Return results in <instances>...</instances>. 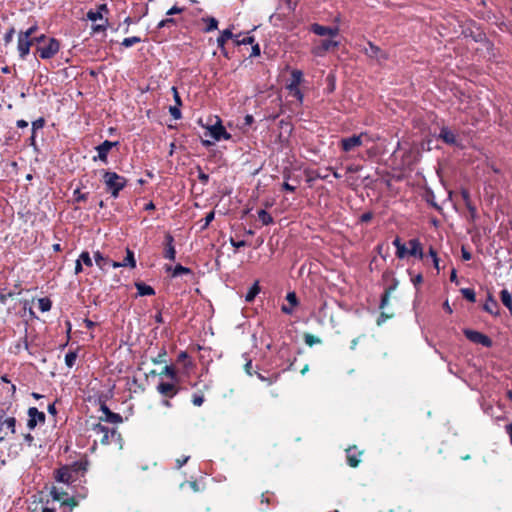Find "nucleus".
Returning a JSON list of instances; mask_svg holds the SVG:
<instances>
[{"instance_id":"obj_3","label":"nucleus","mask_w":512,"mask_h":512,"mask_svg":"<svg viewBox=\"0 0 512 512\" xmlns=\"http://www.w3.org/2000/svg\"><path fill=\"white\" fill-rule=\"evenodd\" d=\"M103 180L107 190L113 197H117L119 192L125 187L127 181L116 172L104 171Z\"/></svg>"},{"instance_id":"obj_40","label":"nucleus","mask_w":512,"mask_h":512,"mask_svg":"<svg viewBox=\"0 0 512 512\" xmlns=\"http://www.w3.org/2000/svg\"><path fill=\"white\" fill-rule=\"evenodd\" d=\"M304 341L309 346H312L314 344H318L321 342V340L318 337L311 335V334H306L304 337Z\"/></svg>"},{"instance_id":"obj_53","label":"nucleus","mask_w":512,"mask_h":512,"mask_svg":"<svg viewBox=\"0 0 512 512\" xmlns=\"http://www.w3.org/2000/svg\"><path fill=\"white\" fill-rule=\"evenodd\" d=\"M389 296H390L389 291H385V293L382 295V298H381L380 308H384L387 305V303L389 301Z\"/></svg>"},{"instance_id":"obj_33","label":"nucleus","mask_w":512,"mask_h":512,"mask_svg":"<svg viewBox=\"0 0 512 512\" xmlns=\"http://www.w3.org/2000/svg\"><path fill=\"white\" fill-rule=\"evenodd\" d=\"M76 359H77V353L75 351H69L66 355H65V364L69 367V368H72L76 362Z\"/></svg>"},{"instance_id":"obj_49","label":"nucleus","mask_w":512,"mask_h":512,"mask_svg":"<svg viewBox=\"0 0 512 512\" xmlns=\"http://www.w3.org/2000/svg\"><path fill=\"white\" fill-rule=\"evenodd\" d=\"M77 505V502L74 500V498H68L62 502V506H68L69 512L72 511V509Z\"/></svg>"},{"instance_id":"obj_31","label":"nucleus","mask_w":512,"mask_h":512,"mask_svg":"<svg viewBox=\"0 0 512 512\" xmlns=\"http://www.w3.org/2000/svg\"><path fill=\"white\" fill-rule=\"evenodd\" d=\"M203 21L207 23L205 32H210V31L216 30L218 27V21L214 17H207V18L203 19Z\"/></svg>"},{"instance_id":"obj_11","label":"nucleus","mask_w":512,"mask_h":512,"mask_svg":"<svg viewBox=\"0 0 512 512\" xmlns=\"http://www.w3.org/2000/svg\"><path fill=\"white\" fill-rule=\"evenodd\" d=\"M310 30L318 36H329L330 38H334L339 34L337 26L326 27L317 23L312 24Z\"/></svg>"},{"instance_id":"obj_14","label":"nucleus","mask_w":512,"mask_h":512,"mask_svg":"<svg viewBox=\"0 0 512 512\" xmlns=\"http://www.w3.org/2000/svg\"><path fill=\"white\" fill-rule=\"evenodd\" d=\"M16 429V419L7 417L0 425V441H3L9 433L14 434Z\"/></svg>"},{"instance_id":"obj_10","label":"nucleus","mask_w":512,"mask_h":512,"mask_svg":"<svg viewBox=\"0 0 512 512\" xmlns=\"http://www.w3.org/2000/svg\"><path fill=\"white\" fill-rule=\"evenodd\" d=\"M45 419V414L39 411L36 407H30L28 409L27 426L30 430H33L39 423L44 424Z\"/></svg>"},{"instance_id":"obj_16","label":"nucleus","mask_w":512,"mask_h":512,"mask_svg":"<svg viewBox=\"0 0 512 512\" xmlns=\"http://www.w3.org/2000/svg\"><path fill=\"white\" fill-rule=\"evenodd\" d=\"M339 46V42L338 41H335L333 40V38H330V39H324L320 42V44L318 46H316L314 49H313V53L317 56H322L324 55L325 52L331 50V49H335Z\"/></svg>"},{"instance_id":"obj_46","label":"nucleus","mask_w":512,"mask_h":512,"mask_svg":"<svg viewBox=\"0 0 512 512\" xmlns=\"http://www.w3.org/2000/svg\"><path fill=\"white\" fill-rule=\"evenodd\" d=\"M45 120L43 118H39L32 122V130L35 132L38 129H41L44 127Z\"/></svg>"},{"instance_id":"obj_6","label":"nucleus","mask_w":512,"mask_h":512,"mask_svg":"<svg viewBox=\"0 0 512 512\" xmlns=\"http://www.w3.org/2000/svg\"><path fill=\"white\" fill-rule=\"evenodd\" d=\"M303 81V73L300 70H293L291 72L290 82L287 84V89L290 94L295 97L299 102L303 101V94L299 89V85Z\"/></svg>"},{"instance_id":"obj_23","label":"nucleus","mask_w":512,"mask_h":512,"mask_svg":"<svg viewBox=\"0 0 512 512\" xmlns=\"http://www.w3.org/2000/svg\"><path fill=\"white\" fill-rule=\"evenodd\" d=\"M439 137L447 144L456 143V135L446 127L441 129Z\"/></svg>"},{"instance_id":"obj_52","label":"nucleus","mask_w":512,"mask_h":512,"mask_svg":"<svg viewBox=\"0 0 512 512\" xmlns=\"http://www.w3.org/2000/svg\"><path fill=\"white\" fill-rule=\"evenodd\" d=\"M37 29H38L37 25H34V26L30 27L27 31L20 32V33L24 36H27L28 38H31L32 35L37 31Z\"/></svg>"},{"instance_id":"obj_15","label":"nucleus","mask_w":512,"mask_h":512,"mask_svg":"<svg viewBox=\"0 0 512 512\" xmlns=\"http://www.w3.org/2000/svg\"><path fill=\"white\" fill-rule=\"evenodd\" d=\"M364 51L369 58L375 59L379 63H382L388 58L385 52H383L379 47L375 46L371 42L368 43V46L364 49Z\"/></svg>"},{"instance_id":"obj_19","label":"nucleus","mask_w":512,"mask_h":512,"mask_svg":"<svg viewBox=\"0 0 512 512\" xmlns=\"http://www.w3.org/2000/svg\"><path fill=\"white\" fill-rule=\"evenodd\" d=\"M286 300L288 301V305H282L281 311L285 314H292L294 307L298 305V299L295 292H289L286 295Z\"/></svg>"},{"instance_id":"obj_26","label":"nucleus","mask_w":512,"mask_h":512,"mask_svg":"<svg viewBox=\"0 0 512 512\" xmlns=\"http://www.w3.org/2000/svg\"><path fill=\"white\" fill-rule=\"evenodd\" d=\"M166 270L167 271H171V276L172 277H178V276H181V275H184V274H191L192 273V271L189 268L184 267V266H182L180 264L176 265L173 269H172V267L167 266Z\"/></svg>"},{"instance_id":"obj_36","label":"nucleus","mask_w":512,"mask_h":512,"mask_svg":"<svg viewBox=\"0 0 512 512\" xmlns=\"http://www.w3.org/2000/svg\"><path fill=\"white\" fill-rule=\"evenodd\" d=\"M78 260H81V262H82L84 265L88 266V267H92V265H93V262H92V259H91V257H90V254H89V252H87V251H83V252L80 254V256H79Z\"/></svg>"},{"instance_id":"obj_34","label":"nucleus","mask_w":512,"mask_h":512,"mask_svg":"<svg viewBox=\"0 0 512 512\" xmlns=\"http://www.w3.org/2000/svg\"><path fill=\"white\" fill-rule=\"evenodd\" d=\"M461 293L465 299H467L470 302H475L476 300V294L473 289L471 288H463L461 289Z\"/></svg>"},{"instance_id":"obj_59","label":"nucleus","mask_w":512,"mask_h":512,"mask_svg":"<svg viewBox=\"0 0 512 512\" xmlns=\"http://www.w3.org/2000/svg\"><path fill=\"white\" fill-rule=\"evenodd\" d=\"M82 270H83V268H82V262H81V260H78V259H77V260H76V264H75V273H76V274H79V273H81V272H82Z\"/></svg>"},{"instance_id":"obj_32","label":"nucleus","mask_w":512,"mask_h":512,"mask_svg":"<svg viewBox=\"0 0 512 512\" xmlns=\"http://www.w3.org/2000/svg\"><path fill=\"white\" fill-rule=\"evenodd\" d=\"M73 198H74V201L79 203V202H83V201H86L87 198H88V193H82L81 192V188L80 187H77L74 192H73Z\"/></svg>"},{"instance_id":"obj_8","label":"nucleus","mask_w":512,"mask_h":512,"mask_svg":"<svg viewBox=\"0 0 512 512\" xmlns=\"http://www.w3.org/2000/svg\"><path fill=\"white\" fill-rule=\"evenodd\" d=\"M464 335L466 336V338L468 340H470L473 343L481 344L484 347L492 346V340L488 336L484 335L481 332L471 330V329H465Z\"/></svg>"},{"instance_id":"obj_50","label":"nucleus","mask_w":512,"mask_h":512,"mask_svg":"<svg viewBox=\"0 0 512 512\" xmlns=\"http://www.w3.org/2000/svg\"><path fill=\"white\" fill-rule=\"evenodd\" d=\"M231 244L236 247V248H240V247H243L245 245L248 244V241L245 240V239H242V240H236L234 239L233 237L231 238Z\"/></svg>"},{"instance_id":"obj_42","label":"nucleus","mask_w":512,"mask_h":512,"mask_svg":"<svg viewBox=\"0 0 512 512\" xmlns=\"http://www.w3.org/2000/svg\"><path fill=\"white\" fill-rule=\"evenodd\" d=\"M179 107L180 106H176L175 105V106H170V108H169V112H170L171 116L174 119H176V120H178V119H180L182 117V114H181V111H180Z\"/></svg>"},{"instance_id":"obj_30","label":"nucleus","mask_w":512,"mask_h":512,"mask_svg":"<svg viewBox=\"0 0 512 512\" xmlns=\"http://www.w3.org/2000/svg\"><path fill=\"white\" fill-rule=\"evenodd\" d=\"M123 267H131L134 268L136 266V261L134 258V253L130 249H127V255L125 259L121 262Z\"/></svg>"},{"instance_id":"obj_44","label":"nucleus","mask_w":512,"mask_h":512,"mask_svg":"<svg viewBox=\"0 0 512 512\" xmlns=\"http://www.w3.org/2000/svg\"><path fill=\"white\" fill-rule=\"evenodd\" d=\"M409 274L411 275V282L413 285L418 288V286L423 282V276L422 274L412 275V273L409 271Z\"/></svg>"},{"instance_id":"obj_1","label":"nucleus","mask_w":512,"mask_h":512,"mask_svg":"<svg viewBox=\"0 0 512 512\" xmlns=\"http://www.w3.org/2000/svg\"><path fill=\"white\" fill-rule=\"evenodd\" d=\"M393 245L396 248V257L399 259H404L407 256H413L420 260L424 258L423 246L417 238L410 239L406 246L399 237H396L393 240Z\"/></svg>"},{"instance_id":"obj_48","label":"nucleus","mask_w":512,"mask_h":512,"mask_svg":"<svg viewBox=\"0 0 512 512\" xmlns=\"http://www.w3.org/2000/svg\"><path fill=\"white\" fill-rule=\"evenodd\" d=\"M172 24H175L174 19H172V18H166V19L161 20V21L158 23L157 28L161 29V28H164V27L169 26V25H172Z\"/></svg>"},{"instance_id":"obj_47","label":"nucleus","mask_w":512,"mask_h":512,"mask_svg":"<svg viewBox=\"0 0 512 512\" xmlns=\"http://www.w3.org/2000/svg\"><path fill=\"white\" fill-rule=\"evenodd\" d=\"M163 374L167 375L171 379L176 377V371L172 366H165Z\"/></svg>"},{"instance_id":"obj_13","label":"nucleus","mask_w":512,"mask_h":512,"mask_svg":"<svg viewBox=\"0 0 512 512\" xmlns=\"http://www.w3.org/2000/svg\"><path fill=\"white\" fill-rule=\"evenodd\" d=\"M33 45V40L31 38H28L27 36L22 35L19 33L18 35V53L21 59H25L26 56L30 52V48Z\"/></svg>"},{"instance_id":"obj_7","label":"nucleus","mask_w":512,"mask_h":512,"mask_svg":"<svg viewBox=\"0 0 512 512\" xmlns=\"http://www.w3.org/2000/svg\"><path fill=\"white\" fill-rule=\"evenodd\" d=\"M206 135H209L211 138H213L214 141H220L222 139L229 140L231 138V135L221 124L220 119L217 120L216 124L210 125L208 127V132Z\"/></svg>"},{"instance_id":"obj_56","label":"nucleus","mask_w":512,"mask_h":512,"mask_svg":"<svg viewBox=\"0 0 512 512\" xmlns=\"http://www.w3.org/2000/svg\"><path fill=\"white\" fill-rule=\"evenodd\" d=\"M461 254L464 260H470L472 257L471 253L465 247H462Z\"/></svg>"},{"instance_id":"obj_4","label":"nucleus","mask_w":512,"mask_h":512,"mask_svg":"<svg viewBox=\"0 0 512 512\" xmlns=\"http://www.w3.org/2000/svg\"><path fill=\"white\" fill-rule=\"evenodd\" d=\"M80 470L81 465L77 463L72 466H63L57 470L55 479L65 484L73 483L77 480Z\"/></svg>"},{"instance_id":"obj_37","label":"nucleus","mask_w":512,"mask_h":512,"mask_svg":"<svg viewBox=\"0 0 512 512\" xmlns=\"http://www.w3.org/2000/svg\"><path fill=\"white\" fill-rule=\"evenodd\" d=\"M29 346H28V342H27V338L24 337L23 339H21L19 342H17L15 345H14V352L15 353H20V351L22 349L24 350H28Z\"/></svg>"},{"instance_id":"obj_38","label":"nucleus","mask_w":512,"mask_h":512,"mask_svg":"<svg viewBox=\"0 0 512 512\" xmlns=\"http://www.w3.org/2000/svg\"><path fill=\"white\" fill-rule=\"evenodd\" d=\"M39 309L42 312L49 311L51 309V301L48 298L39 299Z\"/></svg>"},{"instance_id":"obj_5","label":"nucleus","mask_w":512,"mask_h":512,"mask_svg":"<svg viewBox=\"0 0 512 512\" xmlns=\"http://www.w3.org/2000/svg\"><path fill=\"white\" fill-rule=\"evenodd\" d=\"M60 50V43L57 39L51 38L45 44L36 46V53L43 60L53 58Z\"/></svg>"},{"instance_id":"obj_43","label":"nucleus","mask_w":512,"mask_h":512,"mask_svg":"<svg viewBox=\"0 0 512 512\" xmlns=\"http://www.w3.org/2000/svg\"><path fill=\"white\" fill-rule=\"evenodd\" d=\"M52 37H47L46 35L42 34L40 36H36L31 38L33 40V44L35 43L36 46L41 44H45L48 40H50Z\"/></svg>"},{"instance_id":"obj_45","label":"nucleus","mask_w":512,"mask_h":512,"mask_svg":"<svg viewBox=\"0 0 512 512\" xmlns=\"http://www.w3.org/2000/svg\"><path fill=\"white\" fill-rule=\"evenodd\" d=\"M108 25V20L104 19V23L102 24H96L92 26V31L94 33L105 31Z\"/></svg>"},{"instance_id":"obj_60","label":"nucleus","mask_w":512,"mask_h":512,"mask_svg":"<svg viewBox=\"0 0 512 512\" xmlns=\"http://www.w3.org/2000/svg\"><path fill=\"white\" fill-rule=\"evenodd\" d=\"M188 358V354L184 351L180 352L178 357H177V361L178 362H183L185 361L186 359Z\"/></svg>"},{"instance_id":"obj_2","label":"nucleus","mask_w":512,"mask_h":512,"mask_svg":"<svg viewBox=\"0 0 512 512\" xmlns=\"http://www.w3.org/2000/svg\"><path fill=\"white\" fill-rule=\"evenodd\" d=\"M374 141L371 135L367 132H362L358 135H352L350 137L342 138L340 141V147L344 152L354 151L356 148L366 145Z\"/></svg>"},{"instance_id":"obj_18","label":"nucleus","mask_w":512,"mask_h":512,"mask_svg":"<svg viewBox=\"0 0 512 512\" xmlns=\"http://www.w3.org/2000/svg\"><path fill=\"white\" fill-rule=\"evenodd\" d=\"M173 243H174L173 236L171 234L167 233L165 235V240H164V246H165L164 257L171 261H174L175 257H176V250H175Z\"/></svg>"},{"instance_id":"obj_55","label":"nucleus","mask_w":512,"mask_h":512,"mask_svg":"<svg viewBox=\"0 0 512 512\" xmlns=\"http://www.w3.org/2000/svg\"><path fill=\"white\" fill-rule=\"evenodd\" d=\"M183 8H180L178 6H173L172 8H170L168 11H167V15H174V14H178V13H181L183 12Z\"/></svg>"},{"instance_id":"obj_64","label":"nucleus","mask_w":512,"mask_h":512,"mask_svg":"<svg viewBox=\"0 0 512 512\" xmlns=\"http://www.w3.org/2000/svg\"><path fill=\"white\" fill-rule=\"evenodd\" d=\"M18 128H26L28 126V122L21 119L16 122Z\"/></svg>"},{"instance_id":"obj_12","label":"nucleus","mask_w":512,"mask_h":512,"mask_svg":"<svg viewBox=\"0 0 512 512\" xmlns=\"http://www.w3.org/2000/svg\"><path fill=\"white\" fill-rule=\"evenodd\" d=\"M156 390L164 398H173L177 395L179 388L172 383L160 382L157 385Z\"/></svg>"},{"instance_id":"obj_41","label":"nucleus","mask_w":512,"mask_h":512,"mask_svg":"<svg viewBox=\"0 0 512 512\" xmlns=\"http://www.w3.org/2000/svg\"><path fill=\"white\" fill-rule=\"evenodd\" d=\"M254 42V37L246 36L242 39H239V36H236L235 43L236 45H247L252 44Z\"/></svg>"},{"instance_id":"obj_39","label":"nucleus","mask_w":512,"mask_h":512,"mask_svg":"<svg viewBox=\"0 0 512 512\" xmlns=\"http://www.w3.org/2000/svg\"><path fill=\"white\" fill-rule=\"evenodd\" d=\"M87 18L95 22L97 20H103V14L100 11L89 10L87 12Z\"/></svg>"},{"instance_id":"obj_25","label":"nucleus","mask_w":512,"mask_h":512,"mask_svg":"<svg viewBox=\"0 0 512 512\" xmlns=\"http://www.w3.org/2000/svg\"><path fill=\"white\" fill-rule=\"evenodd\" d=\"M135 286L140 296H151L155 294L154 289L143 282H137Z\"/></svg>"},{"instance_id":"obj_22","label":"nucleus","mask_w":512,"mask_h":512,"mask_svg":"<svg viewBox=\"0 0 512 512\" xmlns=\"http://www.w3.org/2000/svg\"><path fill=\"white\" fill-rule=\"evenodd\" d=\"M483 309L492 314V315H498V303L497 301L492 297V295H489L487 298V301L485 302Z\"/></svg>"},{"instance_id":"obj_29","label":"nucleus","mask_w":512,"mask_h":512,"mask_svg":"<svg viewBox=\"0 0 512 512\" xmlns=\"http://www.w3.org/2000/svg\"><path fill=\"white\" fill-rule=\"evenodd\" d=\"M260 292L259 282L256 281L245 296L246 302H252Z\"/></svg>"},{"instance_id":"obj_21","label":"nucleus","mask_w":512,"mask_h":512,"mask_svg":"<svg viewBox=\"0 0 512 512\" xmlns=\"http://www.w3.org/2000/svg\"><path fill=\"white\" fill-rule=\"evenodd\" d=\"M347 453V462L351 467H357L360 463L359 456L361 455V452H357L355 447L348 448L346 450Z\"/></svg>"},{"instance_id":"obj_17","label":"nucleus","mask_w":512,"mask_h":512,"mask_svg":"<svg viewBox=\"0 0 512 512\" xmlns=\"http://www.w3.org/2000/svg\"><path fill=\"white\" fill-rule=\"evenodd\" d=\"M95 431L97 433H101L102 434V437L100 439V442L102 444H109L111 438H114V437L119 438L120 437V434H118L115 429H109L108 427H105V426H102V425H97L95 427Z\"/></svg>"},{"instance_id":"obj_61","label":"nucleus","mask_w":512,"mask_h":512,"mask_svg":"<svg viewBox=\"0 0 512 512\" xmlns=\"http://www.w3.org/2000/svg\"><path fill=\"white\" fill-rule=\"evenodd\" d=\"M189 460V456L184 457L183 459H177V467L181 468L183 465L187 463Z\"/></svg>"},{"instance_id":"obj_28","label":"nucleus","mask_w":512,"mask_h":512,"mask_svg":"<svg viewBox=\"0 0 512 512\" xmlns=\"http://www.w3.org/2000/svg\"><path fill=\"white\" fill-rule=\"evenodd\" d=\"M500 298L505 307L512 313V296L507 289H503L500 293Z\"/></svg>"},{"instance_id":"obj_57","label":"nucleus","mask_w":512,"mask_h":512,"mask_svg":"<svg viewBox=\"0 0 512 512\" xmlns=\"http://www.w3.org/2000/svg\"><path fill=\"white\" fill-rule=\"evenodd\" d=\"M51 494L54 500H61L62 493H60L56 488L52 489Z\"/></svg>"},{"instance_id":"obj_63","label":"nucleus","mask_w":512,"mask_h":512,"mask_svg":"<svg viewBox=\"0 0 512 512\" xmlns=\"http://www.w3.org/2000/svg\"><path fill=\"white\" fill-rule=\"evenodd\" d=\"M260 55V47L258 44H255L252 47V56H259Z\"/></svg>"},{"instance_id":"obj_58","label":"nucleus","mask_w":512,"mask_h":512,"mask_svg":"<svg viewBox=\"0 0 512 512\" xmlns=\"http://www.w3.org/2000/svg\"><path fill=\"white\" fill-rule=\"evenodd\" d=\"M165 355H166V351H165V349H162L161 352L159 353L158 357L156 359H154V363H156V364L162 363L164 361L162 359V357Z\"/></svg>"},{"instance_id":"obj_20","label":"nucleus","mask_w":512,"mask_h":512,"mask_svg":"<svg viewBox=\"0 0 512 512\" xmlns=\"http://www.w3.org/2000/svg\"><path fill=\"white\" fill-rule=\"evenodd\" d=\"M234 37L232 31L230 29H225L222 31L221 35L217 38V45L222 50V53L226 56L225 43L227 40L232 39Z\"/></svg>"},{"instance_id":"obj_9","label":"nucleus","mask_w":512,"mask_h":512,"mask_svg":"<svg viewBox=\"0 0 512 512\" xmlns=\"http://www.w3.org/2000/svg\"><path fill=\"white\" fill-rule=\"evenodd\" d=\"M118 145V142H112V141H109V140H105L103 143H101L100 145H98L95 149L97 151V156H95L93 158L94 161L96 160H100L101 162L103 163H107L108 162V153L110 152V150L117 146Z\"/></svg>"},{"instance_id":"obj_35","label":"nucleus","mask_w":512,"mask_h":512,"mask_svg":"<svg viewBox=\"0 0 512 512\" xmlns=\"http://www.w3.org/2000/svg\"><path fill=\"white\" fill-rule=\"evenodd\" d=\"M142 40L140 37H137V36H133V37H128V38H125L123 41H122V46L126 47V48H129V47H132L133 45L137 44V43H140Z\"/></svg>"},{"instance_id":"obj_62","label":"nucleus","mask_w":512,"mask_h":512,"mask_svg":"<svg viewBox=\"0 0 512 512\" xmlns=\"http://www.w3.org/2000/svg\"><path fill=\"white\" fill-rule=\"evenodd\" d=\"M171 399H172V398H164V397H163V399L161 400V404H162L163 406L167 407V408H170V407H172V404H171V402H170V400H171Z\"/></svg>"},{"instance_id":"obj_51","label":"nucleus","mask_w":512,"mask_h":512,"mask_svg":"<svg viewBox=\"0 0 512 512\" xmlns=\"http://www.w3.org/2000/svg\"><path fill=\"white\" fill-rule=\"evenodd\" d=\"M204 402V397L202 395L195 394L192 398V403L195 406H201Z\"/></svg>"},{"instance_id":"obj_27","label":"nucleus","mask_w":512,"mask_h":512,"mask_svg":"<svg viewBox=\"0 0 512 512\" xmlns=\"http://www.w3.org/2000/svg\"><path fill=\"white\" fill-rule=\"evenodd\" d=\"M94 260L96 265L101 269L105 270L108 264L110 263V259L103 256L100 251H96L94 253Z\"/></svg>"},{"instance_id":"obj_24","label":"nucleus","mask_w":512,"mask_h":512,"mask_svg":"<svg viewBox=\"0 0 512 512\" xmlns=\"http://www.w3.org/2000/svg\"><path fill=\"white\" fill-rule=\"evenodd\" d=\"M102 411L105 414V420L107 422L114 424L122 422V417L119 414L110 411L108 407L102 406Z\"/></svg>"},{"instance_id":"obj_54","label":"nucleus","mask_w":512,"mask_h":512,"mask_svg":"<svg viewBox=\"0 0 512 512\" xmlns=\"http://www.w3.org/2000/svg\"><path fill=\"white\" fill-rule=\"evenodd\" d=\"M172 91H173V96H174L176 106H181L182 101H181V98H180V95H179L177 89L175 87H172Z\"/></svg>"}]
</instances>
